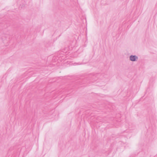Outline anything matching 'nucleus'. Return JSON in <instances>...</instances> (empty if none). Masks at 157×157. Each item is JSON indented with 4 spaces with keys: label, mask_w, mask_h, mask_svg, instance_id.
I'll return each instance as SVG.
<instances>
[{
    "label": "nucleus",
    "mask_w": 157,
    "mask_h": 157,
    "mask_svg": "<svg viewBox=\"0 0 157 157\" xmlns=\"http://www.w3.org/2000/svg\"><path fill=\"white\" fill-rule=\"evenodd\" d=\"M95 77L94 75H89L88 76L85 78L83 81V83L85 82L89 83L90 82H94L95 80L94 79Z\"/></svg>",
    "instance_id": "f257e3e1"
},
{
    "label": "nucleus",
    "mask_w": 157,
    "mask_h": 157,
    "mask_svg": "<svg viewBox=\"0 0 157 157\" xmlns=\"http://www.w3.org/2000/svg\"><path fill=\"white\" fill-rule=\"evenodd\" d=\"M68 48H65L64 49L62 50V52L64 53H66L67 52V51H68Z\"/></svg>",
    "instance_id": "7ed1b4c3"
},
{
    "label": "nucleus",
    "mask_w": 157,
    "mask_h": 157,
    "mask_svg": "<svg viewBox=\"0 0 157 157\" xmlns=\"http://www.w3.org/2000/svg\"><path fill=\"white\" fill-rule=\"evenodd\" d=\"M2 24H0V25L1 26V25H2Z\"/></svg>",
    "instance_id": "20e7f679"
},
{
    "label": "nucleus",
    "mask_w": 157,
    "mask_h": 157,
    "mask_svg": "<svg viewBox=\"0 0 157 157\" xmlns=\"http://www.w3.org/2000/svg\"><path fill=\"white\" fill-rule=\"evenodd\" d=\"M138 57L136 55H131L129 56V60L131 61H137L138 59Z\"/></svg>",
    "instance_id": "f03ea898"
},
{
    "label": "nucleus",
    "mask_w": 157,
    "mask_h": 157,
    "mask_svg": "<svg viewBox=\"0 0 157 157\" xmlns=\"http://www.w3.org/2000/svg\"><path fill=\"white\" fill-rule=\"evenodd\" d=\"M1 29L0 28V29Z\"/></svg>",
    "instance_id": "39448f33"
}]
</instances>
